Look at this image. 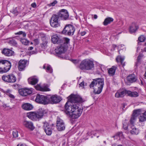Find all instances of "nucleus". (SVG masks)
<instances>
[{"label": "nucleus", "instance_id": "obj_1", "mask_svg": "<svg viewBox=\"0 0 146 146\" xmlns=\"http://www.w3.org/2000/svg\"><path fill=\"white\" fill-rule=\"evenodd\" d=\"M67 101L61 110L71 119L78 118L83 111L82 103L85 102L79 95L71 94L67 98Z\"/></svg>", "mask_w": 146, "mask_h": 146}, {"label": "nucleus", "instance_id": "obj_2", "mask_svg": "<svg viewBox=\"0 0 146 146\" xmlns=\"http://www.w3.org/2000/svg\"><path fill=\"white\" fill-rule=\"evenodd\" d=\"M70 40L69 38L62 37L59 34H56L52 36V42L54 44H60L55 50V55L56 56L60 58L67 59V57L63 56V54L67 50Z\"/></svg>", "mask_w": 146, "mask_h": 146}, {"label": "nucleus", "instance_id": "obj_3", "mask_svg": "<svg viewBox=\"0 0 146 146\" xmlns=\"http://www.w3.org/2000/svg\"><path fill=\"white\" fill-rule=\"evenodd\" d=\"M104 84V78H98L93 79L92 81L89 85V87L93 89V92L94 94H99L102 92Z\"/></svg>", "mask_w": 146, "mask_h": 146}, {"label": "nucleus", "instance_id": "obj_4", "mask_svg": "<svg viewBox=\"0 0 146 146\" xmlns=\"http://www.w3.org/2000/svg\"><path fill=\"white\" fill-rule=\"evenodd\" d=\"M47 111L41 108L36 111L31 112L27 113V116L33 121H38L42 118L43 116H46Z\"/></svg>", "mask_w": 146, "mask_h": 146}, {"label": "nucleus", "instance_id": "obj_5", "mask_svg": "<svg viewBox=\"0 0 146 146\" xmlns=\"http://www.w3.org/2000/svg\"><path fill=\"white\" fill-rule=\"evenodd\" d=\"M42 127L46 135L50 136L55 127V124L51 121H45L43 122Z\"/></svg>", "mask_w": 146, "mask_h": 146}, {"label": "nucleus", "instance_id": "obj_6", "mask_svg": "<svg viewBox=\"0 0 146 146\" xmlns=\"http://www.w3.org/2000/svg\"><path fill=\"white\" fill-rule=\"evenodd\" d=\"M81 70H92L94 68V64L93 62L90 59H85L80 63L79 66Z\"/></svg>", "mask_w": 146, "mask_h": 146}, {"label": "nucleus", "instance_id": "obj_7", "mask_svg": "<svg viewBox=\"0 0 146 146\" xmlns=\"http://www.w3.org/2000/svg\"><path fill=\"white\" fill-rule=\"evenodd\" d=\"M75 31L74 27L71 24H66L65 25L62 33L66 35L72 36L73 35Z\"/></svg>", "mask_w": 146, "mask_h": 146}, {"label": "nucleus", "instance_id": "obj_8", "mask_svg": "<svg viewBox=\"0 0 146 146\" xmlns=\"http://www.w3.org/2000/svg\"><path fill=\"white\" fill-rule=\"evenodd\" d=\"M48 104H56L59 103L62 100L61 97L60 96L56 95L52 96L48 95Z\"/></svg>", "mask_w": 146, "mask_h": 146}, {"label": "nucleus", "instance_id": "obj_9", "mask_svg": "<svg viewBox=\"0 0 146 146\" xmlns=\"http://www.w3.org/2000/svg\"><path fill=\"white\" fill-rule=\"evenodd\" d=\"M36 97L35 101L36 102L44 105L48 104V95L45 96L37 94Z\"/></svg>", "mask_w": 146, "mask_h": 146}, {"label": "nucleus", "instance_id": "obj_10", "mask_svg": "<svg viewBox=\"0 0 146 146\" xmlns=\"http://www.w3.org/2000/svg\"><path fill=\"white\" fill-rule=\"evenodd\" d=\"M57 15L58 17L62 20H66L68 19L69 15L67 10L65 9H62L59 11Z\"/></svg>", "mask_w": 146, "mask_h": 146}, {"label": "nucleus", "instance_id": "obj_11", "mask_svg": "<svg viewBox=\"0 0 146 146\" xmlns=\"http://www.w3.org/2000/svg\"><path fill=\"white\" fill-rule=\"evenodd\" d=\"M58 17L57 15L53 14L50 20V23L51 27L56 28L60 26V24L58 22Z\"/></svg>", "mask_w": 146, "mask_h": 146}, {"label": "nucleus", "instance_id": "obj_12", "mask_svg": "<svg viewBox=\"0 0 146 146\" xmlns=\"http://www.w3.org/2000/svg\"><path fill=\"white\" fill-rule=\"evenodd\" d=\"M2 79L5 82L8 83H14L16 81V78L12 74L8 75H3L2 76Z\"/></svg>", "mask_w": 146, "mask_h": 146}, {"label": "nucleus", "instance_id": "obj_13", "mask_svg": "<svg viewBox=\"0 0 146 146\" xmlns=\"http://www.w3.org/2000/svg\"><path fill=\"white\" fill-rule=\"evenodd\" d=\"M19 92L21 95L25 96L31 94L32 93L33 91L31 89L24 88L19 89Z\"/></svg>", "mask_w": 146, "mask_h": 146}, {"label": "nucleus", "instance_id": "obj_14", "mask_svg": "<svg viewBox=\"0 0 146 146\" xmlns=\"http://www.w3.org/2000/svg\"><path fill=\"white\" fill-rule=\"evenodd\" d=\"M128 90L125 89H119L118 90L115 95V96L117 98H123L125 95L127 96Z\"/></svg>", "mask_w": 146, "mask_h": 146}, {"label": "nucleus", "instance_id": "obj_15", "mask_svg": "<svg viewBox=\"0 0 146 146\" xmlns=\"http://www.w3.org/2000/svg\"><path fill=\"white\" fill-rule=\"evenodd\" d=\"M57 128L59 131H62L65 129V127L64 123L61 119L56 121Z\"/></svg>", "mask_w": 146, "mask_h": 146}, {"label": "nucleus", "instance_id": "obj_16", "mask_svg": "<svg viewBox=\"0 0 146 146\" xmlns=\"http://www.w3.org/2000/svg\"><path fill=\"white\" fill-rule=\"evenodd\" d=\"M27 61L25 60H21L18 63V68L20 71H22L25 70L27 65L26 64Z\"/></svg>", "mask_w": 146, "mask_h": 146}, {"label": "nucleus", "instance_id": "obj_17", "mask_svg": "<svg viewBox=\"0 0 146 146\" xmlns=\"http://www.w3.org/2000/svg\"><path fill=\"white\" fill-rule=\"evenodd\" d=\"M13 48L10 49L4 48L2 51V53L6 56H10L13 55L14 52L12 50Z\"/></svg>", "mask_w": 146, "mask_h": 146}, {"label": "nucleus", "instance_id": "obj_18", "mask_svg": "<svg viewBox=\"0 0 146 146\" xmlns=\"http://www.w3.org/2000/svg\"><path fill=\"white\" fill-rule=\"evenodd\" d=\"M139 28V26L137 25L136 23L132 22L129 26V32L131 33H135Z\"/></svg>", "mask_w": 146, "mask_h": 146}, {"label": "nucleus", "instance_id": "obj_19", "mask_svg": "<svg viewBox=\"0 0 146 146\" xmlns=\"http://www.w3.org/2000/svg\"><path fill=\"white\" fill-rule=\"evenodd\" d=\"M23 125L31 131H33L35 128L33 123L31 121H25L23 122Z\"/></svg>", "mask_w": 146, "mask_h": 146}, {"label": "nucleus", "instance_id": "obj_20", "mask_svg": "<svg viewBox=\"0 0 146 146\" xmlns=\"http://www.w3.org/2000/svg\"><path fill=\"white\" fill-rule=\"evenodd\" d=\"M126 79L129 82L131 83L135 82L137 80L135 75L133 74L129 75L126 77Z\"/></svg>", "mask_w": 146, "mask_h": 146}, {"label": "nucleus", "instance_id": "obj_21", "mask_svg": "<svg viewBox=\"0 0 146 146\" xmlns=\"http://www.w3.org/2000/svg\"><path fill=\"white\" fill-rule=\"evenodd\" d=\"M21 107L23 109L25 110H31L33 108V106L31 104L29 103L23 104Z\"/></svg>", "mask_w": 146, "mask_h": 146}, {"label": "nucleus", "instance_id": "obj_22", "mask_svg": "<svg viewBox=\"0 0 146 146\" xmlns=\"http://www.w3.org/2000/svg\"><path fill=\"white\" fill-rule=\"evenodd\" d=\"M117 68V66H113L110 68H108V73L110 76H113L114 75L115 71Z\"/></svg>", "mask_w": 146, "mask_h": 146}, {"label": "nucleus", "instance_id": "obj_23", "mask_svg": "<svg viewBox=\"0 0 146 146\" xmlns=\"http://www.w3.org/2000/svg\"><path fill=\"white\" fill-rule=\"evenodd\" d=\"M28 81L29 84L35 85L38 83V79L35 77H31L28 78Z\"/></svg>", "mask_w": 146, "mask_h": 146}, {"label": "nucleus", "instance_id": "obj_24", "mask_svg": "<svg viewBox=\"0 0 146 146\" xmlns=\"http://www.w3.org/2000/svg\"><path fill=\"white\" fill-rule=\"evenodd\" d=\"M113 20L114 19L112 18L107 17L105 19L103 23V24L104 26H107L108 24H110L111 23L113 22Z\"/></svg>", "mask_w": 146, "mask_h": 146}, {"label": "nucleus", "instance_id": "obj_25", "mask_svg": "<svg viewBox=\"0 0 146 146\" xmlns=\"http://www.w3.org/2000/svg\"><path fill=\"white\" fill-rule=\"evenodd\" d=\"M139 94L136 91L131 92L130 90H128L127 96L132 97H137L139 96Z\"/></svg>", "mask_w": 146, "mask_h": 146}, {"label": "nucleus", "instance_id": "obj_26", "mask_svg": "<svg viewBox=\"0 0 146 146\" xmlns=\"http://www.w3.org/2000/svg\"><path fill=\"white\" fill-rule=\"evenodd\" d=\"M143 56V55L139 54L137 57V62L135 63V66L137 67L141 64V59Z\"/></svg>", "mask_w": 146, "mask_h": 146}, {"label": "nucleus", "instance_id": "obj_27", "mask_svg": "<svg viewBox=\"0 0 146 146\" xmlns=\"http://www.w3.org/2000/svg\"><path fill=\"white\" fill-rule=\"evenodd\" d=\"M8 43L9 44L15 46H17V43L13 37L9 38Z\"/></svg>", "mask_w": 146, "mask_h": 146}, {"label": "nucleus", "instance_id": "obj_28", "mask_svg": "<svg viewBox=\"0 0 146 146\" xmlns=\"http://www.w3.org/2000/svg\"><path fill=\"white\" fill-rule=\"evenodd\" d=\"M2 63L3 64H8L9 65H10V67L9 68H11V63L10 61H9L8 60H0V64Z\"/></svg>", "mask_w": 146, "mask_h": 146}, {"label": "nucleus", "instance_id": "obj_29", "mask_svg": "<svg viewBox=\"0 0 146 146\" xmlns=\"http://www.w3.org/2000/svg\"><path fill=\"white\" fill-rule=\"evenodd\" d=\"M40 35L41 36L40 38L41 39L42 41V42L47 44V38L46 37L45 35L44 34H42Z\"/></svg>", "mask_w": 146, "mask_h": 146}, {"label": "nucleus", "instance_id": "obj_30", "mask_svg": "<svg viewBox=\"0 0 146 146\" xmlns=\"http://www.w3.org/2000/svg\"><path fill=\"white\" fill-rule=\"evenodd\" d=\"M41 89V91H48L50 90V89L48 88V86L47 84H46L42 86Z\"/></svg>", "mask_w": 146, "mask_h": 146}, {"label": "nucleus", "instance_id": "obj_31", "mask_svg": "<svg viewBox=\"0 0 146 146\" xmlns=\"http://www.w3.org/2000/svg\"><path fill=\"white\" fill-rule=\"evenodd\" d=\"M130 133L132 135H137L139 133L138 129L133 128L130 131Z\"/></svg>", "mask_w": 146, "mask_h": 146}, {"label": "nucleus", "instance_id": "obj_32", "mask_svg": "<svg viewBox=\"0 0 146 146\" xmlns=\"http://www.w3.org/2000/svg\"><path fill=\"white\" fill-rule=\"evenodd\" d=\"M20 41L23 44L25 45H28L30 42L29 40L25 38L21 39Z\"/></svg>", "mask_w": 146, "mask_h": 146}, {"label": "nucleus", "instance_id": "obj_33", "mask_svg": "<svg viewBox=\"0 0 146 146\" xmlns=\"http://www.w3.org/2000/svg\"><path fill=\"white\" fill-rule=\"evenodd\" d=\"M141 109L135 110L133 111V113L134 115H136V116H137L138 115L141 114Z\"/></svg>", "mask_w": 146, "mask_h": 146}, {"label": "nucleus", "instance_id": "obj_34", "mask_svg": "<svg viewBox=\"0 0 146 146\" xmlns=\"http://www.w3.org/2000/svg\"><path fill=\"white\" fill-rule=\"evenodd\" d=\"M10 68H7L6 67H4L3 69L2 68L0 67V73H3L7 72L10 70Z\"/></svg>", "mask_w": 146, "mask_h": 146}, {"label": "nucleus", "instance_id": "obj_35", "mask_svg": "<svg viewBox=\"0 0 146 146\" xmlns=\"http://www.w3.org/2000/svg\"><path fill=\"white\" fill-rule=\"evenodd\" d=\"M124 60V58H122L121 56H117L116 59V61L117 62H119V61H120L121 64L122 63Z\"/></svg>", "mask_w": 146, "mask_h": 146}, {"label": "nucleus", "instance_id": "obj_36", "mask_svg": "<svg viewBox=\"0 0 146 146\" xmlns=\"http://www.w3.org/2000/svg\"><path fill=\"white\" fill-rule=\"evenodd\" d=\"M145 39V38L143 35H141L138 38V40L140 42H144Z\"/></svg>", "mask_w": 146, "mask_h": 146}, {"label": "nucleus", "instance_id": "obj_37", "mask_svg": "<svg viewBox=\"0 0 146 146\" xmlns=\"http://www.w3.org/2000/svg\"><path fill=\"white\" fill-rule=\"evenodd\" d=\"M137 117L136 115L132 114V115L130 119V123L131 124H133L134 123L133 121L135 120L136 117Z\"/></svg>", "mask_w": 146, "mask_h": 146}, {"label": "nucleus", "instance_id": "obj_38", "mask_svg": "<svg viewBox=\"0 0 146 146\" xmlns=\"http://www.w3.org/2000/svg\"><path fill=\"white\" fill-rule=\"evenodd\" d=\"M15 34L16 35H22L23 37H25L26 36V33L24 32L23 31H19L18 32L16 33H15Z\"/></svg>", "mask_w": 146, "mask_h": 146}, {"label": "nucleus", "instance_id": "obj_39", "mask_svg": "<svg viewBox=\"0 0 146 146\" xmlns=\"http://www.w3.org/2000/svg\"><path fill=\"white\" fill-rule=\"evenodd\" d=\"M139 122H143L146 120V117L143 116H140L139 117Z\"/></svg>", "mask_w": 146, "mask_h": 146}, {"label": "nucleus", "instance_id": "obj_40", "mask_svg": "<svg viewBox=\"0 0 146 146\" xmlns=\"http://www.w3.org/2000/svg\"><path fill=\"white\" fill-rule=\"evenodd\" d=\"M17 7L15 8V9H13L12 11H11L12 13H13L15 15L17 16L19 14V12L17 10Z\"/></svg>", "mask_w": 146, "mask_h": 146}, {"label": "nucleus", "instance_id": "obj_41", "mask_svg": "<svg viewBox=\"0 0 146 146\" xmlns=\"http://www.w3.org/2000/svg\"><path fill=\"white\" fill-rule=\"evenodd\" d=\"M12 133L13 137L16 138L18 137V132L17 131H13Z\"/></svg>", "mask_w": 146, "mask_h": 146}, {"label": "nucleus", "instance_id": "obj_42", "mask_svg": "<svg viewBox=\"0 0 146 146\" xmlns=\"http://www.w3.org/2000/svg\"><path fill=\"white\" fill-rule=\"evenodd\" d=\"M46 43H44V42H42L40 44V46L42 49H45L47 45Z\"/></svg>", "mask_w": 146, "mask_h": 146}, {"label": "nucleus", "instance_id": "obj_43", "mask_svg": "<svg viewBox=\"0 0 146 146\" xmlns=\"http://www.w3.org/2000/svg\"><path fill=\"white\" fill-rule=\"evenodd\" d=\"M35 87L36 90L41 91L42 86H40V85L38 84L36 86H35Z\"/></svg>", "mask_w": 146, "mask_h": 146}, {"label": "nucleus", "instance_id": "obj_44", "mask_svg": "<svg viewBox=\"0 0 146 146\" xmlns=\"http://www.w3.org/2000/svg\"><path fill=\"white\" fill-rule=\"evenodd\" d=\"M46 69L48 71H50V73H52V70L50 66L49 65L48 66Z\"/></svg>", "mask_w": 146, "mask_h": 146}, {"label": "nucleus", "instance_id": "obj_45", "mask_svg": "<svg viewBox=\"0 0 146 146\" xmlns=\"http://www.w3.org/2000/svg\"><path fill=\"white\" fill-rule=\"evenodd\" d=\"M57 3V1L56 0H54L53 2L50 3L49 5L50 6H53Z\"/></svg>", "mask_w": 146, "mask_h": 146}, {"label": "nucleus", "instance_id": "obj_46", "mask_svg": "<svg viewBox=\"0 0 146 146\" xmlns=\"http://www.w3.org/2000/svg\"><path fill=\"white\" fill-rule=\"evenodd\" d=\"M34 41L35 45H37L39 43V40L38 39H35L34 40Z\"/></svg>", "mask_w": 146, "mask_h": 146}, {"label": "nucleus", "instance_id": "obj_47", "mask_svg": "<svg viewBox=\"0 0 146 146\" xmlns=\"http://www.w3.org/2000/svg\"><path fill=\"white\" fill-rule=\"evenodd\" d=\"M2 91L3 93L6 94H7L9 93L10 91V90L8 89L6 91H5L3 90H2Z\"/></svg>", "mask_w": 146, "mask_h": 146}, {"label": "nucleus", "instance_id": "obj_48", "mask_svg": "<svg viewBox=\"0 0 146 146\" xmlns=\"http://www.w3.org/2000/svg\"><path fill=\"white\" fill-rule=\"evenodd\" d=\"M9 97H10L11 98H12L13 99H14L15 98V97L12 94H9Z\"/></svg>", "mask_w": 146, "mask_h": 146}, {"label": "nucleus", "instance_id": "obj_49", "mask_svg": "<svg viewBox=\"0 0 146 146\" xmlns=\"http://www.w3.org/2000/svg\"><path fill=\"white\" fill-rule=\"evenodd\" d=\"M36 6V4L35 3H33L31 4V7L33 8H35Z\"/></svg>", "mask_w": 146, "mask_h": 146}, {"label": "nucleus", "instance_id": "obj_50", "mask_svg": "<svg viewBox=\"0 0 146 146\" xmlns=\"http://www.w3.org/2000/svg\"><path fill=\"white\" fill-rule=\"evenodd\" d=\"M80 86L81 87H84V82L82 81L80 84Z\"/></svg>", "mask_w": 146, "mask_h": 146}, {"label": "nucleus", "instance_id": "obj_51", "mask_svg": "<svg viewBox=\"0 0 146 146\" xmlns=\"http://www.w3.org/2000/svg\"><path fill=\"white\" fill-rule=\"evenodd\" d=\"M62 146L65 145L66 143L65 139H63L62 141Z\"/></svg>", "mask_w": 146, "mask_h": 146}, {"label": "nucleus", "instance_id": "obj_52", "mask_svg": "<svg viewBox=\"0 0 146 146\" xmlns=\"http://www.w3.org/2000/svg\"><path fill=\"white\" fill-rule=\"evenodd\" d=\"M86 33V31H83L80 33V34L81 36H83L85 35Z\"/></svg>", "mask_w": 146, "mask_h": 146}, {"label": "nucleus", "instance_id": "obj_53", "mask_svg": "<svg viewBox=\"0 0 146 146\" xmlns=\"http://www.w3.org/2000/svg\"><path fill=\"white\" fill-rule=\"evenodd\" d=\"M37 53V52L35 51H33L30 52V53L31 54H36Z\"/></svg>", "mask_w": 146, "mask_h": 146}, {"label": "nucleus", "instance_id": "obj_54", "mask_svg": "<svg viewBox=\"0 0 146 146\" xmlns=\"http://www.w3.org/2000/svg\"><path fill=\"white\" fill-rule=\"evenodd\" d=\"M122 133V132H117V133L116 135L117 136H119L121 135V134Z\"/></svg>", "mask_w": 146, "mask_h": 146}, {"label": "nucleus", "instance_id": "obj_55", "mask_svg": "<svg viewBox=\"0 0 146 146\" xmlns=\"http://www.w3.org/2000/svg\"><path fill=\"white\" fill-rule=\"evenodd\" d=\"M140 81H141V85H144V83H143V78H141H141H140Z\"/></svg>", "mask_w": 146, "mask_h": 146}, {"label": "nucleus", "instance_id": "obj_56", "mask_svg": "<svg viewBox=\"0 0 146 146\" xmlns=\"http://www.w3.org/2000/svg\"><path fill=\"white\" fill-rule=\"evenodd\" d=\"M5 65V67H6V68H8L10 66V65L7 64H6Z\"/></svg>", "mask_w": 146, "mask_h": 146}, {"label": "nucleus", "instance_id": "obj_57", "mask_svg": "<svg viewBox=\"0 0 146 146\" xmlns=\"http://www.w3.org/2000/svg\"><path fill=\"white\" fill-rule=\"evenodd\" d=\"M126 105L124 103L122 104V109L123 110H124V109L125 108Z\"/></svg>", "mask_w": 146, "mask_h": 146}, {"label": "nucleus", "instance_id": "obj_58", "mask_svg": "<svg viewBox=\"0 0 146 146\" xmlns=\"http://www.w3.org/2000/svg\"><path fill=\"white\" fill-rule=\"evenodd\" d=\"M19 36H15V37H13V38L14 39L15 38V39H18L19 38Z\"/></svg>", "mask_w": 146, "mask_h": 146}, {"label": "nucleus", "instance_id": "obj_59", "mask_svg": "<svg viewBox=\"0 0 146 146\" xmlns=\"http://www.w3.org/2000/svg\"><path fill=\"white\" fill-rule=\"evenodd\" d=\"M94 19H96L97 18V17H98V16L97 15H94Z\"/></svg>", "mask_w": 146, "mask_h": 146}, {"label": "nucleus", "instance_id": "obj_60", "mask_svg": "<svg viewBox=\"0 0 146 146\" xmlns=\"http://www.w3.org/2000/svg\"><path fill=\"white\" fill-rule=\"evenodd\" d=\"M2 106H3V107L6 108L7 107L6 104H3Z\"/></svg>", "mask_w": 146, "mask_h": 146}, {"label": "nucleus", "instance_id": "obj_61", "mask_svg": "<svg viewBox=\"0 0 146 146\" xmlns=\"http://www.w3.org/2000/svg\"><path fill=\"white\" fill-rule=\"evenodd\" d=\"M121 64L122 65V67L123 68L125 66V62L123 63V62Z\"/></svg>", "mask_w": 146, "mask_h": 146}, {"label": "nucleus", "instance_id": "obj_62", "mask_svg": "<svg viewBox=\"0 0 146 146\" xmlns=\"http://www.w3.org/2000/svg\"><path fill=\"white\" fill-rule=\"evenodd\" d=\"M19 146H26V145L25 144H19Z\"/></svg>", "mask_w": 146, "mask_h": 146}, {"label": "nucleus", "instance_id": "obj_63", "mask_svg": "<svg viewBox=\"0 0 146 146\" xmlns=\"http://www.w3.org/2000/svg\"><path fill=\"white\" fill-rule=\"evenodd\" d=\"M33 48L32 46L30 47H29V48L28 49V50H31Z\"/></svg>", "mask_w": 146, "mask_h": 146}, {"label": "nucleus", "instance_id": "obj_64", "mask_svg": "<svg viewBox=\"0 0 146 146\" xmlns=\"http://www.w3.org/2000/svg\"><path fill=\"white\" fill-rule=\"evenodd\" d=\"M143 115V116H144L146 117V111L144 112Z\"/></svg>", "mask_w": 146, "mask_h": 146}]
</instances>
